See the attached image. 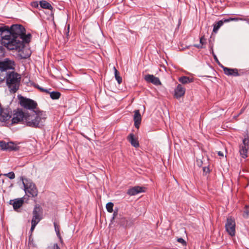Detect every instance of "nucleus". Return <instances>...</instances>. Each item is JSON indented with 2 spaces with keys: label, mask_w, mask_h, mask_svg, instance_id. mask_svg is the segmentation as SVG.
<instances>
[{
  "label": "nucleus",
  "mask_w": 249,
  "mask_h": 249,
  "mask_svg": "<svg viewBox=\"0 0 249 249\" xmlns=\"http://www.w3.org/2000/svg\"><path fill=\"white\" fill-rule=\"evenodd\" d=\"M194 47L198 48V49H202V48H204V46H203L202 45H201V44H195L194 45Z\"/></svg>",
  "instance_id": "36"
},
{
  "label": "nucleus",
  "mask_w": 249,
  "mask_h": 249,
  "mask_svg": "<svg viewBox=\"0 0 249 249\" xmlns=\"http://www.w3.org/2000/svg\"><path fill=\"white\" fill-rule=\"evenodd\" d=\"M21 179L24 186V190L26 194H29V196L36 197L37 196L38 190L35 183L31 179L21 177Z\"/></svg>",
  "instance_id": "4"
},
{
  "label": "nucleus",
  "mask_w": 249,
  "mask_h": 249,
  "mask_svg": "<svg viewBox=\"0 0 249 249\" xmlns=\"http://www.w3.org/2000/svg\"><path fill=\"white\" fill-rule=\"evenodd\" d=\"M39 3H38V1H32L31 3V5L34 7V8H38V5H39Z\"/></svg>",
  "instance_id": "32"
},
{
  "label": "nucleus",
  "mask_w": 249,
  "mask_h": 249,
  "mask_svg": "<svg viewBox=\"0 0 249 249\" xmlns=\"http://www.w3.org/2000/svg\"><path fill=\"white\" fill-rule=\"evenodd\" d=\"M39 5L40 7L43 9L50 10H52L53 9V7L52 5L45 0H40L39 1Z\"/></svg>",
  "instance_id": "19"
},
{
  "label": "nucleus",
  "mask_w": 249,
  "mask_h": 249,
  "mask_svg": "<svg viewBox=\"0 0 249 249\" xmlns=\"http://www.w3.org/2000/svg\"><path fill=\"white\" fill-rule=\"evenodd\" d=\"M0 148L2 150H7V142L3 141L0 142Z\"/></svg>",
  "instance_id": "29"
},
{
  "label": "nucleus",
  "mask_w": 249,
  "mask_h": 249,
  "mask_svg": "<svg viewBox=\"0 0 249 249\" xmlns=\"http://www.w3.org/2000/svg\"><path fill=\"white\" fill-rule=\"evenodd\" d=\"M127 140L134 147H138L139 146V142L138 139L135 137L133 133H130L127 136Z\"/></svg>",
  "instance_id": "17"
},
{
  "label": "nucleus",
  "mask_w": 249,
  "mask_h": 249,
  "mask_svg": "<svg viewBox=\"0 0 249 249\" xmlns=\"http://www.w3.org/2000/svg\"><path fill=\"white\" fill-rule=\"evenodd\" d=\"M114 204L112 202H108L106 205V209L109 213H112L113 211V207Z\"/></svg>",
  "instance_id": "26"
},
{
  "label": "nucleus",
  "mask_w": 249,
  "mask_h": 249,
  "mask_svg": "<svg viewBox=\"0 0 249 249\" xmlns=\"http://www.w3.org/2000/svg\"><path fill=\"white\" fill-rule=\"evenodd\" d=\"M223 21L219 20L218 22L213 24V32L215 34L217 33L219 29L223 25Z\"/></svg>",
  "instance_id": "22"
},
{
  "label": "nucleus",
  "mask_w": 249,
  "mask_h": 249,
  "mask_svg": "<svg viewBox=\"0 0 249 249\" xmlns=\"http://www.w3.org/2000/svg\"><path fill=\"white\" fill-rule=\"evenodd\" d=\"M114 70L115 78L117 80L118 83L120 84L122 82V78L119 75V72L117 71L115 67L113 68Z\"/></svg>",
  "instance_id": "23"
},
{
  "label": "nucleus",
  "mask_w": 249,
  "mask_h": 249,
  "mask_svg": "<svg viewBox=\"0 0 249 249\" xmlns=\"http://www.w3.org/2000/svg\"><path fill=\"white\" fill-rule=\"evenodd\" d=\"M213 57H214V59H215L216 61H218V59H217V57H216V55L214 53H213Z\"/></svg>",
  "instance_id": "40"
},
{
  "label": "nucleus",
  "mask_w": 249,
  "mask_h": 249,
  "mask_svg": "<svg viewBox=\"0 0 249 249\" xmlns=\"http://www.w3.org/2000/svg\"><path fill=\"white\" fill-rule=\"evenodd\" d=\"M206 39H205L204 36H201L200 38V43L201 44V45H202L203 46L204 45H206Z\"/></svg>",
  "instance_id": "30"
},
{
  "label": "nucleus",
  "mask_w": 249,
  "mask_h": 249,
  "mask_svg": "<svg viewBox=\"0 0 249 249\" xmlns=\"http://www.w3.org/2000/svg\"><path fill=\"white\" fill-rule=\"evenodd\" d=\"M178 81L183 84H186L193 82V78L183 76L178 78Z\"/></svg>",
  "instance_id": "20"
},
{
  "label": "nucleus",
  "mask_w": 249,
  "mask_h": 249,
  "mask_svg": "<svg viewBox=\"0 0 249 249\" xmlns=\"http://www.w3.org/2000/svg\"><path fill=\"white\" fill-rule=\"evenodd\" d=\"M49 93L50 94V97L53 100L59 99L61 95V94L59 92L53 91Z\"/></svg>",
  "instance_id": "24"
},
{
  "label": "nucleus",
  "mask_w": 249,
  "mask_h": 249,
  "mask_svg": "<svg viewBox=\"0 0 249 249\" xmlns=\"http://www.w3.org/2000/svg\"><path fill=\"white\" fill-rule=\"evenodd\" d=\"M36 87L38 89H39L41 91H42V92H46L47 93H50V92L49 91V90L47 89H43L41 87H40L38 85H37L36 86Z\"/></svg>",
  "instance_id": "31"
},
{
  "label": "nucleus",
  "mask_w": 249,
  "mask_h": 249,
  "mask_svg": "<svg viewBox=\"0 0 249 249\" xmlns=\"http://www.w3.org/2000/svg\"><path fill=\"white\" fill-rule=\"evenodd\" d=\"M55 231L56 232V235L57 236H60V230H59V227L58 225H57L56 223L54 222L53 223Z\"/></svg>",
  "instance_id": "27"
},
{
  "label": "nucleus",
  "mask_w": 249,
  "mask_h": 249,
  "mask_svg": "<svg viewBox=\"0 0 249 249\" xmlns=\"http://www.w3.org/2000/svg\"><path fill=\"white\" fill-rule=\"evenodd\" d=\"M134 112V125L137 128H139L141 123L142 117L139 110H135Z\"/></svg>",
  "instance_id": "15"
},
{
  "label": "nucleus",
  "mask_w": 249,
  "mask_h": 249,
  "mask_svg": "<svg viewBox=\"0 0 249 249\" xmlns=\"http://www.w3.org/2000/svg\"><path fill=\"white\" fill-rule=\"evenodd\" d=\"M19 102L20 105L24 108L34 111L33 110L36 108L37 104L36 102L31 99L27 98L21 96L19 98Z\"/></svg>",
  "instance_id": "6"
},
{
  "label": "nucleus",
  "mask_w": 249,
  "mask_h": 249,
  "mask_svg": "<svg viewBox=\"0 0 249 249\" xmlns=\"http://www.w3.org/2000/svg\"><path fill=\"white\" fill-rule=\"evenodd\" d=\"M221 21H223V23L224 22H228L229 21V18H223V19L221 20Z\"/></svg>",
  "instance_id": "39"
},
{
  "label": "nucleus",
  "mask_w": 249,
  "mask_h": 249,
  "mask_svg": "<svg viewBox=\"0 0 249 249\" xmlns=\"http://www.w3.org/2000/svg\"><path fill=\"white\" fill-rule=\"evenodd\" d=\"M178 242L181 243L182 245H186V242L182 238H179L177 240Z\"/></svg>",
  "instance_id": "34"
},
{
  "label": "nucleus",
  "mask_w": 249,
  "mask_h": 249,
  "mask_svg": "<svg viewBox=\"0 0 249 249\" xmlns=\"http://www.w3.org/2000/svg\"><path fill=\"white\" fill-rule=\"evenodd\" d=\"M26 115V112H24L22 110L17 111L14 114V117L12 119V123L18 124L19 122H22L23 124H25Z\"/></svg>",
  "instance_id": "9"
},
{
  "label": "nucleus",
  "mask_w": 249,
  "mask_h": 249,
  "mask_svg": "<svg viewBox=\"0 0 249 249\" xmlns=\"http://www.w3.org/2000/svg\"><path fill=\"white\" fill-rule=\"evenodd\" d=\"M7 30L2 37V45L10 50H19L21 43L18 39L25 32V28L21 25L14 24L8 27Z\"/></svg>",
  "instance_id": "1"
},
{
  "label": "nucleus",
  "mask_w": 249,
  "mask_h": 249,
  "mask_svg": "<svg viewBox=\"0 0 249 249\" xmlns=\"http://www.w3.org/2000/svg\"><path fill=\"white\" fill-rule=\"evenodd\" d=\"M3 175L8 177L11 179H14L15 178V175L13 172H11L5 174Z\"/></svg>",
  "instance_id": "28"
},
{
  "label": "nucleus",
  "mask_w": 249,
  "mask_h": 249,
  "mask_svg": "<svg viewBox=\"0 0 249 249\" xmlns=\"http://www.w3.org/2000/svg\"><path fill=\"white\" fill-rule=\"evenodd\" d=\"M222 67L223 68V71L226 75L234 76H237L239 75L238 70L236 69H231L224 66H222Z\"/></svg>",
  "instance_id": "14"
},
{
  "label": "nucleus",
  "mask_w": 249,
  "mask_h": 249,
  "mask_svg": "<svg viewBox=\"0 0 249 249\" xmlns=\"http://www.w3.org/2000/svg\"><path fill=\"white\" fill-rule=\"evenodd\" d=\"M8 26H0V35L1 37V41L2 39V37L4 36V35L6 34V31H8Z\"/></svg>",
  "instance_id": "25"
},
{
  "label": "nucleus",
  "mask_w": 249,
  "mask_h": 249,
  "mask_svg": "<svg viewBox=\"0 0 249 249\" xmlns=\"http://www.w3.org/2000/svg\"><path fill=\"white\" fill-rule=\"evenodd\" d=\"M144 79L147 82L151 83L157 86L161 84L159 78L153 75L147 74L145 76Z\"/></svg>",
  "instance_id": "11"
},
{
  "label": "nucleus",
  "mask_w": 249,
  "mask_h": 249,
  "mask_svg": "<svg viewBox=\"0 0 249 249\" xmlns=\"http://www.w3.org/2000/svg\"><path fill=\"white\" fill-rule=\"evenodd\" d=\"M5 79L10 91L16 92L19 87L21 75L15 71H11L7 73Z\"/></svg>",
  "instance_id": "3"
},
{
  "label": "nucleus",
  "mask_w": 249,
  "mask_h": 249,
  "mask_svg": "<svg viewBox=\"0 0 249 249\" xmlns=\"http://www.w3.org/2000/svg\"><path fill=\"white\" fill-rule=\"evenodd\" d=\"M243 215L244 217L248 218L249 216V209H247V210L244 211Z\"/></svg>",
  "instance_id": "33"
},
{
  "label": "nucleus",
  "mask_w": 249,
  "mask_h": 249,
  "mask_svg": "<svg viewBox=\"0 0 249 249\" xmlns=\"http://www.w3.org/2000/svg\"><path fill=\"white\" fill-rule=\"evenodd\" d=\"M1 176V174H0V176Z\"/></svg>",
  "instance_id": "45"
},
{
  "label": "nucleus",
  "mask_w": 249,
  "mask_h": 249,
  "mask_svg": "<svg viewBox=\"0 0 249 249\" xmlns=\"http://www.w3.org/2000/svg\"><path fill=\"white\" fill-rule=\"evenodd\" d=\"M185 89L181 85L178 84L175 89L174 96L178 99L183 96L185 93Z\"/></svg>",
  "instance_id": "12"
},
{
  "label": "nucleus",
  "mask_w": 249,
  "mask_h": 249,
  "mask_svg": "<svg viewBox=\"0 0 249 249\" xmlns=\"http://www.w3.org/2000/svg\"><path fill=\"white\" fill-rule=\"evenodd\" d=\"M41 208L38 205H35L33 211V217L31 220V228L30 230L31 233L34 231L36 226L41 219Z\"/></svg>",
  "instance_id": "5"
},
{
  "label": "nucleus",
  "mask_w": 249,
  "mask_h": 249,
  "mask_svg": "<svg viewBox=\"0 0 249 249\" xmlns=\"http://www.w3.org/2000/svg\"><path fill=\"white\" fill-rule=\"evenodd\" d=\"M143 188L136 186L129 189L127 191V194L129 196H135L140 193L144 192Z\"/></svg>",
  "instance_id": "13"
},
{
  "label": "nucleus",
  "mask_w": 249,
  "mask_h": 249,
  "mask_svg": "<svg viewBox=\"0 0 249 249\" xmlns=\"http://www.w3.org/2000/svg\"><path fill=\"white\" fill-rule=\"evenodd\" d=\"M57 237L59 238V239H60V241L61 243H62V242H63V240H62V237H61V235L60 234V236H57Z\"/></svg>",
  "instance_id": "43"
},
{
  "label": "nucleus",
  "mask_w": 249,
  "mask_h": 249,
  "mask_svg": "<svg viewBox=\"0 0 249 249\" xmlns=\"http://www.w3.org/2000/svg\"><path fill=\"white\" fill-rule=\"evenodd\" d=\"M229 18V21H237L238 20V18Z\"/></svg>",
  "instance_id": "37"
},
{
  "label": "nucleus",
  "mask_w": 249,
  "mask_h": 249,
  "mask_svg": "<svg viewBox=\"0 0 249 249\" xmlns=\"http://www.w3.org/2000/svg\"><path fill=\"white\" fill-rule=\"evenodd\" d=\"M2 46H0V50H2Z\"/></svg>",
  "instance_id": "44"
},
{
  "label": "nucleus",
  "mask_w": 249,
  "mask_h": 249,
  "mask_svg": "<svg viewBox=\"0 0 249 249\" xmlns=\"http://www.w3.org/2000/svg\"><path fill=\"white\" fill-rule=\"evenodd\" d=\"M18 146L13 142H7V150H17Z\"/></svg>",
  "instance_id": "21"
},
{
  "label": "nucleus",
  "mask_w": 249,
  "mask_h": 249,
  "mask_svg": "<svg viewBox=\"0 0 249 249\" xmlns=\"http://www.w3.org/2000/svg\"><path fill=\"white\" fill-rule=\"evenodd\" d=\"M115 219H118V222L122 226L125 228L130 227L132 224V222L129 219L125 217H118L117 211H114L111 221Z\"/></svg>",
  "instance_id": "8"
},
{
  "label": "nucleus",
  "mask_w": 249,
  "mask_h": 249,
  "mask_svg": "<svg viewBox=\"0 0 249 249\" xmlns=\"http://www.w3.org/2000/svg\"><path fill=\"white\" fill-rule=\"evenodd\" d=\"M23 202L24 200L23 198H21L19 199H16L13 200H10V204L13 205L14 210H17L22 206Z\"/></svg>",
  "instance_id": "16"
},
{
  "label": "nucleus",
  "mask_w": 249,
  "mask_h": 249,
  "mask_svg": "<svg viewBox=\"0 0 249 249\" xmlns=\"http://www.w3.org/2000/svg\"><path fill=\"white\" fill-rule=\"evenodd\" d=\"M210 51L212 52V54H213V53H214L213 49V46H210Z\"/></svg>",
  "instance_id": "42"
},
{
  "label": "nucleus",
  "mask_w": 249,
  "mask_h": 249,
  "mask_svg": "<svg viewBox=\"0 0 249 249\" xmlns=\"http://www.w3.org/2000/svg\"><path fill=\"white\" fill-rule=\"evenodd\" d=\"M225 227L226 231L230 236H235V222L234 219H233L231 217H228Z\"/></svg>",
  "instance_id": "7"
},
{
  "label": "nucleus",
  "mask_w": 249,
  "mask_h": 249,
  "mask_svg": "<svg viewBox=\"0 0 249 249\" xmlns=\"http://www.w3.org/2000/svg\"><path fill=\"white\" fill-rule=\"evenodd\" d=\"M14 62L10 60L6 59L4 61L0 62V70L1 71L13 69Z\"/></svg>",
  "instance_id": "10"
},
{
  "label": "nucleus",
  "mask_w": 249,
  "mask_h": 249,
  "mask_svg": "<svg viewBox=\"0 0 249 249\" xmlns=\"http://www.w3.org/2000/svg\"><path fill=\"white\" fill-rule=\"evenodd\" d=\"M218 155L219 156H223V154L222 152H220V151H219V152H218Z\"/></svg>",
  "instance_id": "41"
},
{
  "label": "nucleus",
  "mask_w": 249,
  "mask_h": 249,
  "mask_svg": "<svg viewBox=\"0 0 249 249\" xmlns=\"http://www.w3.org/2000/svg\"><path fill=\"white\" fill-rule=\"evenodd\" d=\"M31 35L30 34L26 35L25 32H24L23 33V35L21 36H19V40L21 43V48L23 47V42L28 43L30 41Z\"/></svg>",
  "instance_id": "18"
},
{
  "label": "nucleus",
  "mask_w": 249,
  "mask_h": 249,
  "mask_svg": "<svg viewBox=\"0 0 249 249\" xmlns=\"http://www.w3.org/2000/svg\"><path fill=\"white\" fill-rule=\"evenodd\" d=\"M53 249H60L57 244H54L53 247Z\"/></svg>",
  "instance_id": "38"
},
{
  "label": "nucleus",
  "mask_w": 249,
  "mask_h": 249,
  "mask_svg": "<svg viewBox=\"0 0 249 249\" xmlns=\"http://www.w3.org/2000/svg\"><path fill=\"white\" fill-rule=\"evenodd\" d=\"M47 118L46 113L43 111H31L26 112L25 124L27 126L35 127L42 128Z\"/></svg>",
  "instance_id": "2"
},
{
  "label": "nucleus",
  "mask_w": 249,
  "mask_h": 249,
  "mask_svg": "<svg viewBox=\"0 0 249 249\" xmlns=\"http://www.w3.org/2000/svg\"><path fill=\"white\" fill-rule=\"evenodd\" d=\"M69 30H70V25H68L67 28L65 29L66 36L67 38H68V37L69 36Z\"/></svg>",
  "instance_id": "35"
}]
</instances>
